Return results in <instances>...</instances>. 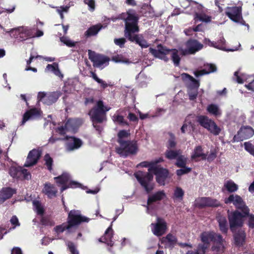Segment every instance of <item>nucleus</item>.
Instances as JSON below:
<instances>
[{
  "label": "nucleus",
  "mask_w": 254,
  "mask_h": 254,
  "mask_svg": "<svg viewBox=\"0 0 254 254\" xmlns=\"http://www.w3.org/2000/svg\"><path fill=\"white\" fill-rule=\"evenodd\" d=\"M112 59V61L116 63H122L125 64H129L130 63L128 59L125 58L122 55H117L113 56Z\"/></svg>",
  "instance_id": "nucleus-48"
},
{
  "label": "nucleus",
  "mask_w": 254,
  "mask_h": 254,
  "mask_svg": "<svg viewBox=\"0 0 254 254\" xmlns=\"http://www.w3.org/2000/svg\"><path fill=\"white\" fill-rule=\"evenodd\" d=\"M225 43V40L223 37L220 38L217 42H214V47L219 49L224 48Z\"/></svg>",
  "instance_id": "nucleus-58"
},
{
  "label": "nucleus",
  "mask_w": 254,
  "mask_h": 254,
  "mask_svg": "<svg viewBox=\"0 0 254 254\" xmlns=\"http://www.w3.org/2000/svg\"><path fill=\"white\" fill-rule=\"evenodd\" d=\"M166 195L164 190H159L151 195H149L148 197L147 203L150 205L154 202L157 201H160L166 197Z\"/></svg>",
  "instance_id": "nucleus-27"
},
{
  "label": "nucleus",
  "mask_w": 254,
  "mask_h": 254,
  "mask_svg": "<svg viewBox=\"0 0 254 254\" xmlns=\"http://www.w3.org/2000/svg\"><path fill=\"white\" fill-rule=\"evenodd\" d=\"M88 55L89 59L93 63V66L95 67H99L110 61L107 56L96 53L90 50H88Z\"/></svg>",
  "instance_id": "nucleus-14"
},
{
  "label": "nucleus",
  "mask_w": 254,
  "mask_h": 254,
  "mask_svg": "<svg viewBox=\"0 0 254 254\" xmlns=\"http://www.w3.org/2000/svg\"><path fill=\"white\" fill-rule=\"evenodd\" d=\"M235 232L233 237L235 246L238 247H243L246 242V232L243 230H239L237 232Z\"/></svg>",
  "instance_id": "nucleus-25"
},
{
  "label": "nucleus",
  "mask_w": 254,
  "mask_h": 254,
  "mask_svg": "<svg viewBox=\"0 0 254 254\" xmlns=\"http://www.w3.org/2000/svg\"><path fill=\"white\" fill-rule=\"evenodd\" d=\"M44 161H45V165L47 167V169L51 171L52 170L53 160L49 154L47 153L45 155Z\"/></svg>",
  "instance_id": "nucleus-50"
},
{
  "label": "nucleus",
  "mask_w": 254,
  "mask_h": 254,
  "mask_svg": "<svg viewBox=\"0 0 254 254\" xmlns=\"http://www.w3.org/2000/svg\"><path fill=\"white\" fill-rule=\"evenodd\" d=\"M185 46L187 48L182 51V55H193L201 50L203 47L202 44L198 40L192 38L187 40L185 43Z\"/></svg>",
  "instance_id": "nucleus-13"
},
{
  "label": "nucleus",
  "mask_w": 254,
  "mask_h": 254,
  "mask_svg": "<svg viewBox=\"0 0 254 254\" xmlns=\"http://www.w3.org/2000/svg\"><path fill=\"white\" fill-rule=\"evenodd\" d=\"M224 187L230 193L235 192L238 189V186L232 180H229L225 182Z\"/></svg>",
  "instance_id": "nucleus-37"
},
{
  "label": "nucleus",
  "mask_w": 254,
  "mask_h": 254,
  "mask_svg": "<svg viewBox=\"0 0 254 254\" xmlns=\"http://www.w3.org/2000/svg\"><path fill=\"white\" fill-rule=\"evenodd\" d=\"M42 192L49 198H52L57 196L58 190L55 185L47 182L44 185Z\"/></svg>",
  "instance_id": "nucleus-20"
},
{
  "label": "nucleus",
  "mask_w": 254,
  "mask_h": 254,
  "mask_svg": "<svg viewBox=\"0 0 254 254\" xmlns=\"http://www.w3.org/2000/svg\"><path fill=\"white\" fill-rule=\"evenodd\" d=\"M103 28L101 23H99L90 27L84 33V36L86 38L96 35L100 30Z\"/></svg>",
  "instance_id": "nucleus-31"
},
{
  "label": "nucleus",
  "mask_w": 254,
  "mask_h": 254,
  "mask_svg": "<svg viewBox=\"0 0 254 254\" xmlns=\"http://www.w3.org/2000/svg\"><path fill=\"white\" fill-rule=\"evenodd\" d=\"M207 154L203 152V149L201 145H198L194 147L191 155L192 160L201 158L202 160L206 159Z\"/></svg>",
  "instance_id": "nucleus-29"
},
{
  "label": "nucleus",
  "mask_w": 254,
  "mask_h": 254,
  "mask_svg": "<svg viewBox=\"0 0 254 254\" xmlns=\"http://www.w3.org/2000/svg\"><path fill=\"white\" fill-rule=\"evenodd\" d=\"M209 246L205 244H199L197 246L196 252L198 254H205Z\"/></svg>",
  "instance_id": "nucleus-52"
},
{
  "label": "nucleus",
  "mask_w": 254,
  "mask_h": 254,
  "mask_svg": "<svg viewBox=\"0 0 254 254\" xmlns=\"http://www.w3.org/2000/svg\"><path fill=\"white\" fill-rule=\"evenodd\" d=\"M217 157L216 151L215 150H210V154L206 156V159L209 162L213 161Z\"/></svg>",
  "instance_id": "nucleus-63"
},
{
  "label": "nucleus",
  "mask_w": 254,
  "mask_h": 254,
  "mask_svg": "<svg viewBox=\"0 0 254 254\" xmlns=\"http://www.w3.org/2000/svg\"><path fill=\"white\" fill-rule=\"evenodd\" d=\"M62 186L61 189V190L62 192L64 191V190H66L68 188H77L80 186V184L74 181H71L70 182L68 185L65 184V185H62Z\"/></svg>",
  "instance_id": "nucleus-51"
},
{
  "label": "nucleus",
  "mask_w": 254,
  "mask_h": 254,
  "mask_svg": "<svg viewBox=\"0 0 254 254\" xmlns=\"http://www.w3.org/2000/svg\"><path fill=\"white\" fill-rule=\"evenodd\" d=\"M207 111L210 114L216 117L221 115V112L218 106L214 104L209 105L207 107Z\"/></svg>",
  "instance_id": "nucleus-42"
},
{
  "label": "nucleus",
  "mask_w": 254,
  "mask_h": 254,
  "mask_svg": "<svg viewBox=\"0 0 254 254\" xmlns=\"http://www.w3.org/2000/svg\"><path fill=\"white\" fill-rule=\"evenodd\" d=\"M246 217L245 214H242L237 210L229 213L228 218L231 231L234 233L237 228L242 227L244 221V218Z\"/></svg>",
  "instance_id": "nucleus-8"
},
{
  "label": "nucleus",
  "mask_w": 254,
  "mask_h": 254,
  "mask_svg": "<svg viewBox=\"0 0 254 254\" xmlns=\"http://www.w3.org/2000/svg\"><path fill=\"white\" fill-rule=\"evenodd\" d=\"M11 37L23 41L29 38L34 37L31 29L27 28H18L12 29L9 31Z\"/></svg>",
  "instance_id": "nucleus-11"
},
{
  "label": "nucleus",
  "mask_w": 254,
  "mask_h": 254,
  "mask_svg": "<svg viewBox=\"0 0 254 254\" xmlns=\"http://www.w3.org/2000/svg\"><path fill=\"white\" fill-rule=\"evenodd\" d=\"M196 205L199 208L207 207H218L221 206V203L215 198L210 197H201L198 199Z\"/></svg>",
  "instance_id": "nucleus-16"
},
{
  "label": "nucleus",
  "mask_w": 254,
  "mask_h": 254,
  "mask_svg": "<svg viewBox=\"0 0 254 254\" xmlns=\"http://www.w3.org/2000/svg\"><path fill=\"white\" fill-rule=\"evenodd\" d=\"M177 170L176 174L178 176H182L183 175L188 174L191 172V168L185 166L184 168Z\"/></svg>",
  "instance_id": "nucleus-56"
},
{
  "label": "nucleus",
  "mask_w": 254,
  "mask_h": 254,
  "mask_svg": "<svg viewBox=\"0 0 254 254\" xmlns=\"http://www.w3.org/2000/svg\"><path fill=\"white\" fill-rule=\"evenodd\" d=\"M90 76L97 83L100 84V85H101V87L103 89H104L106 88L108 86V84L105 81H104L102 79L99 78L97 76V74L94 72L91 71L90 72Z\"/></svg>",
  "instance_id": "nucleus-43"
},
{
  "label": "nucleus",
  "mask_w": 254,
  "mask_h": 254,
  "mask_svg": "<svg viewBox=\"0 0 254 254\" xmlns=\"http://www.w3.org/2000/svg\"><path fill=\"white\" fill-rule=\"evenodd\" d=\"M184 195V191L183 189L179 187L176 188L174 192V199H178L179 200H182Z\"/></svg>",
  "instance_id": "nucleus-46"
},
{
  "label": "nucleus",
  "mask_w": 254,
  "mask_h": 254,
  "mask_svg": "<svg viewBox=\"0 0 254 254\" xmlns=\"http://www.w3.org/2000/svg\"><path fill=\"white\" fill-rule=\"evenodd\" d=\"M202 243L210 246V242L215 241V240H221V235L214 232H203L200 236Z\"/></svg>",
  "instance_id": "nucleus-21"
},
{
  "label": "nucleus",
  "mask_w": 254,
  "mask_h": 254,
  "mask_svg": "<svg viewBox=\"0 0 254 254\" xmlns=\"http://www.w3.org/2000/svg\"><path fill=\"white\" fill-rule=\"evenodd\" d=\"M68 225H65V223H63L61 225L56 226L54 228V230L57 233H63L65 230H69L70 228H67Z\"/></svg>",
  "instance_id": "nucleus-55"
},
{
  "label": "nucleus",
  "mask_w": 254,
  "mask_h": 254,
  "mask_svg": "<svg viewBox=\"0 0 254 254\" xmlns=\"http://www.w3.org/2000/svg\"><path fill=\"white\" fill-rule=\"evenodd\" d=\"M161 242L164 245L165 249L170 250H172L178 243L177 237L171 233L167 234L166 237H162Z\"/></svg>",
  "instance_id": "nucleus-22"
},
{
  "label": "nucleus",
  "mask_w": 254,
  "mask_h": 254,
  "mask_svg": "<svg viewBox=\"0 0 254 254\" xmlns=\"http://www.w3.org/2000/svg\"><path fill=\"white\" fill-rule=\"evenodd\" d=\"M194 16V19L195 22L199 20L202 22H209L211 20V16H208L203 12H195Z\"/></svg>",
  "instance_id": "nucleus-35"
},
{
  "label": "nucleus",
  "mask_w": 254,
  "mask_h": 254,
  "mask_svg": "<svg viewBox=\"0 0 254 254\" xmlns=\"http://www.w3.org/2000/svg\"><path fill=\"white\" fill-rule=\"evenodd\" d=\"M41 156V152L40 151L36 149L31 150L28 153L24 166L29 167L35 165L38 162Z\"/></svg>",
  "instance_id": "nucleus-19"
},
{
  "label": "nucleus",
  "mask_w": 254,
  "mask_h": 254,
  "mask_svg": "<svg viewBox=\"0 0 254 254\" xmlns=\"http://www.w3.org/2000/svg\"><path fill=\"white\" fill-rule=\"evenodd\" d=\"M65 125L68 130H73L76 128V121L72 119H69L65 123Z\"/></svg>",
  "instance_id": "nucleus-49"
},
{
  "label": "nucleus",
  "mask_w": 254,
  "mask_h": 254,
  "mask_svg": "<svg viewBox=\"0 0 254 254\" xmlns=\"http://www.w3.org/2000/svg\"><path fill=\"white\" fill-rule=\"evenodd\" d=\"M175 165L179 168H184L186 166L187 159L184 156L180 155L177 158Z\"/></svg>",
  "instance_id": "nucleus-47"
},
{
  "label": "nucleus",
  "mask_w": 254,
  "mask_h": 254,
  "mask_svg": "<svg viewBox=\"0 0 254 254\" xmlns=\"http://www.w3.org/2000/svg\"><path fill=\"white\" fill-rule=\"evenodd\" d=\"M226 204L232 203L238 209L242 211L243 213L249 217L248 225L250 228H254V214H250V209L246 205L245 201L239 195L230 194L228 197L225 199Z\"/></svg>",
  "instance_id": "nucleus-3"
},
{
  "label": "nucleus",
  "mask_w": 254,
  "mask_h": 254,
  "mask_svg": "<svg viewBox=\"0 0 254 254\" xmlns=\"http://www.w3.org/2000/svg\"><path fill=\"white\" fill-rule=\"evenodd\" d=\"M157 47V49H154L152 48H150L149 49V52L155 58H158L167 62L169 61V59L166 57V55L169 54L170 52H172L171 59L173 61L174 65L176 66L179 65L181 58L179 56L178 51L177 49H169L166 47L164 46L161 44H158Z\"/></svg>",
  "instance_id": "nucleus-2"
},
{
  "label": "nucleus",
  "mask_w": 254,
  "mask_h": 254,
  "mask_svg": "<svg viewBox=\"0 0 254 254\" xmlns=\"http://www.w3.org/2000/svg\"><path fill=\"white\" fill-rule=\"evenodd\" d=\"M54 179L58 186L65 185L69 180V176L67 174H63L61 176L55 177Z\"/></svg>",
  "instance_id": "nucleus-41"
},
{
  "label": "nucleus",
  "mask_w": 254,
  "mask_h": 254,
  "mask_svg": "<svg viewBox=\"0 0 254 254\" xmlns=\"http://www.w3.org/2000/svg\"><path fill=\"white\" fill-rule=\"evenodd\" d=\"M182 151L180 149L173 150L171 149H167L165 152V157L170 160L177 159L181 155Z\"/></svg>",
  "instance_id": "nucleus-33"
},
{
  "label": "nucleus",
  "mask_w": 254,
  "mask_h": 254,
  "mask_svg": "<svg viewBox=\"0 0 254 254\" xmlns=\"http://www.w3.org/2000/svg\"><path fill=\"white\" fill-rule=\"evenodd\" d=\"M141 167H149L148 172L138 171L134 174V176L145 191L149 194L151 193L155 188V183L153 182V175L151 173L153 170L151 168L154 167L152 161H143L138 164Z\"/></svg>",
  "instance_id": "nucleus-1"
},
{
  "label": "nucleus",
  "mask_w": 254,
  "mask_h": 254,
  "mask_svg": "<svg viewBox=\"0 0 254 254\" xmlns=\"http://www.w3.org/2000/svg\"><path fill=\"white\" fill-rule=\"evenodd\" d=\"M198 92L196 89H191L188 92L189 99L193 101L196 99Z\"/></svg>",
  "instance_id": "nucleus-60"
},
{
  "label": "nucleus",
  "mask_w": 254,
  "mask_h": 254,
  "mask_svg": "<svg viewBox=\"0 0 254 254\" xmlns=\"http://www.w3.org/2000/svg\"><path fill=\"white\" fill-rule=\"evenodd\" d=\"M244 145L245 149L251 155L254 156V145L250 142H245Z\"/></svg>",
  "instance_id": "nucleus-54"
},
{
  "label": "nucleus",
  "mask_w": 254,
  "mask_h": 254,
  "mask_svg": "<svg viewBox=\"0 0 254 254\" xmlns=\"http://www.w3.org/2000/svg\"><path fill=\"white\" fill-rule=\"evenodd\" d=\"M16 193V190L10 187H3L0 190V204L10 198Z\"/></svg>",
  "instance_id": "nucleus-23"
},
{
  "label": "nucleus",
  "mask_w": 254,
  "mask_h": 254,
  "mask_svg": "<svg viewBox=\"0 0 254 254\" xmlns=\"http://www.w3.org/2000/svg\"><path fill=\"white\" fill-rule=\"evenodd\" d=\"M67 140L68 141L65 144V148L69 151L77 149L82 145V140L74 136H68V139Z\"/></svg>",
  "instance_id": "nucleus-24"
},
{
  "label": "nucleus",
  "mask_w": 254,
  "mask_h": 254,
  "mask_svg": "<svg viewBox=\"0 0 254 254\" xmlns=\"http://www.w3.org/2000/svg\"><path fill=\"white\" fill-rule=\"evenodd\" d=\"M21 167H11L9 169V173L13 178L20 179Z\"/></svg>",
  "instance_id": "nucleus-45"
},
{
  "label": "nucleus",
  "mask_w": 254,
  "mask_h": 254,
  "mask_svg": "<svg viewBox=\"0 0 254 254\" xmlns=\"http://www.w3.org/2000/svg\"><path fill=\"white\" fill-rule=\"evenodd\" d=\"M110 108L105 106L102 100H99L94 107L89 111L92 123H102L106 121V113L109 111Z\"/></svg>",
  "instance_id": "nucleus-4"
},
{
  "label": "nucleus",
  "mask_w": 254,
  "mask_h": 254,
  "mask_svg": "<svg viewBox=\"0 0 254 254\" xmlns=\"http://www.w3.org/2000/svg\"><path fill=\"white\" fill-rule=\"evenodd\" d=\"M40 116V112L37 108H32L27 111L23 116L21 125H23L27 121Z\"/></svg>",
  "instance_id": "nucleus-26"
},
{
  "label": "nucleus",
  "mask_w": 254,
  "mask_h": 254,
  "mask_svg": "<svg viewBox=\"0 0 254 254\" xmlns=\"http://www.w3.org/2000/svg\"><path fill=\"white\" fill-rule=\"evenodd\" d=\"M119 144V146L115 148L116 152L124 158L136 154L139 150L137 142L135 140H127Z\"/></svg>",
  "instance_id": "nucleus-5"
},
{
  "label": "nucleus",
  "mask_w": 254,
  "mask_h": 254,
  "mask_svg": "<svg viewBox=\"0 0 254 254\" xmlns=\"http://www.w3.org/2000/svg\"><path fill=\"white\" fill-rule=\"evenodd\" d=\"M89 218L81 215L80 211L73 209L70 210L67 217V228H71L73 227L77 226L80 224L82 222H88Z\"/></svg>",
  "instance_id": "nucleus-9"
},
{
  "label": "nucleus",
  "mask_w": 254,
  "mask_h": 254,
  "mask_svg": "<svg viewBox=\"0 0 254 254\" xmlns=\"http://www.w3.org/2000/svg\"><path fill=\"white\" fill-rule=\"evenodd\" d=\"M112 223L111 225L106 230L104 236L101 238L99 241L101 242L107 243L112 246L113 244L112 239L113 237V230L112 229Z\"/></svg>",
  "instance_id": "nucleus-28"
},
{
  "label": "nucleus",
  "mask_w": 254,
  "mask_h": 254,
  "mask_svg": "<svg viewBox=\"0 0 254 254\" xmlns=\"http://www.w3.org/2000/svg\"><path fill=\"white\" fill-rule=\"evenodd\" d=\"M150 170H153L152 172L156 176V182L160 185H165L169 174L168 170L162 167H153Z\"/></svg>",
  "instance_id": "nucleus-15"
},
{
  "label": "nucleus",
  "mask_w": 254,
  "mask_h": 254,
  "mask_svg": "<svg viewBox=\"0 0 254 254\" xmlns=\"http://www.w3.org/2000/svg\"><path fill=\"white\" fill-rule=\"evenodd\" d=\"M197 121L202 127L214 135H218L221 132V128L215 122L206 116H198Z\"/></svg>",
  "instance_id": "nucleus-7"
},
{
  "label": "nucleus",
  "mask_w": 254,
  "mask_h": 254,
  "mask_svg": "<svg viewBox=\"0 0 254 254\" xmlns=\"http://www.w3.org/2000/svg\"><path fill=\"white\" fill-rule=\"evenodd\" d=\"M126 42V40L125 38H115L114 39L115 44L119 46L120 48L124 47L125 44Z\"/></svg>",
  "instance_id": "nucleus-61"
},
{
  "label": "nucleus",
  "mask_w": 254,
  "mask_h": 254,
  "mask_svg": "<svg viewBox=\"0 0 254 254\" xmlns=\"http://www.w3.org/2000/svg\"><path fill=\"white\" fill-rule=\"evenodd\" d=\"M130 136V133L126 130L123 129L119 131L117 134V142L120 143L126 141L125 138H128Z\"/></svg>",
  "instance_id": "nucleus-38"
},
{
  "label": "nucleus",
  "mask_w": 254,
  "mask_h": 254,
  "mask_svg": "<svg viewBox=\"0 0 254 254\" xmlns=\"http://www.w3.org/2000/svg\"><path fill=\"white\" fill-rule=\"evenodd\" d=\"M168 134L170 136V138L166 144V147H167L168 149L174 148L177 145V142L176 141V137L175 135L172 132H169Z\"/></svg>",
  "instance_id": "nucleus-44"
},
{
  "label": "nucleus",
  "mask_w": 254,
  "mask_h": 254,
  "mask_svg": "<svg viewBox=\"0 0 254 254\" xmlns=\"http://www.w3.org/2000/svg\"><path fill=\"white\" fill-rule=\"evenodd\" d=\"M127 32L125 37L129 41L135 42L139 45L141 48H146L149 46L147 41L144 39L142 36L136 34L139 31L138 26L129 25L127 27Z\"/></svg>",
  "instance_id": "nucleus-6"
},
{
  "label": "nucleus",
  "mask_w": 254,
  "mask_h": 254,
  "mask_svg": "<svg viewBox=\"0 0 254 254\" xmlns=\"http://www.w3.org/2000/svg\"><path fill=\"white\" fill-rule=\"evenodd\" d=\"M213 245L211 248L212 251L216 254H220L224 252V246L223 245V240L222 236L221 235V240H215Z\"/></svg>",
  "instance_id": "nucleus-30"
},
{
  "label": "nucleus",
  "mask_w": 254,
  "mask_h": 254,
  "mask_svg": "<svg viewBox=\"0 0 254 254\" xmlns=\"http://www.w3.org/2000/svg\"><path fill=\"white\" fill-rule=\"evenodd\" d=\"M56 132L62 135H64L68 131L65 125L58 127L55 129Z\"/></svg>",
  "instance_id": "nucleus-59"
},
{
  "label": "nucleus",
  "mask_w": 254,
  "mask_h": 254,
  "mask_svg": "<svg viewBox=\"0 0 254 254\" xmlns=\"http://www.w3.org/2000/svg\"><path fill=\"white\" fill-rule=\"evenodd\" d=\"M181 78L184 81H190L192 83L193 85L198 87L199 86L198 81L194 78L192 76L188 73H183L181 74Z\"/></svg>",
  "instance_id": "nucleus-40"
},
{
  "label": "nucleus",
  "mask_w": 254,
  "mask_h": 254,
  "mask_svg": "<svg viewBox=\"0 0 254 254\" xmlns=\"http://www.w3.org/2000/svg\"><path fill=\"white\" fill-rule=\"evenodd\" d=\"M242 8L241 6L227 7L225 14L232 21L235 22H239L242 18Z\"/></svg>",
  "instance_id": "nucleus-18"
},
{
  "label": "nucleus",
  "mask_w": 254,
  "mask_h": 254,
  "mask_svg": "<svg viewBox=\"0 0 254 254\" xmlns=\"http://www.w3.org/2000/svg\"><path fill=\"white\" fill-rule=\"evenodd\" d=\"M254 135V129L250 126H242L233 138V142H239L251 138Z\"/></svg>",
  "instance_id": "nucleus-12"
},
{
  "label": "nucleus",
  "mask_w": 254,
  "mask_h": 254,
  "mask_svg": "<svg viewBox=\"0 0 254 254\" xmlns=\"http://www.w3.org/2000/svg\"><path fill=\"white\" fill-rule=\"evenodd\" d=\"M118 19L125 21L124 35L126 34L127 27L129 25H138L139 17L135 11L129 9L126 13L123 12L118 16Z\"/></svg>",
  "instance_id": "nucleus-10"
},
{
  "label": "nucleus",
  "mask_w": 254,
  "mask_h": 254,
  "mask_svg": "<svg viewBox=\"0 0 254 254\" xmlns=\"http://www.w3.org/2000/svg\"><path fill=\"white\" fill-rule=\"evenodd\" d=\"M113 121L117 124L122 126H129L128 123L126 121L123 116L115 114L113 116Z\"/></svg>",
  "instance_id": "nucleus-39"
},
{
  "label": "nucleus",
  "mask_w": 254,
  "mask_h": 254,
  "mask_svg": "<svg viewBox=\"0 0 254 254\" xmlns=\"http://www.w3.org/2000/svg\"><path fill=\"white\" fill-rule=\"evenodd\" d=\"M42 218L40 220V223L42 225L44 226H54L55 224L54 222L51 220L49 218L47 217H44L42 216Z\"/></svg>",
  "instance_id": "nucleus-53"
},
{
  "label": "nucleus",
  "mask_w": 254,
  "mask_h": 254,
  "mask_svg": "<svg viewBox=\"0 0 254 254\" xmlns=\"http://www.w3.org/2000/svg\"><path fill=\"white\" fill-rule=\"evenodd\" d=\"M68 247L71 253V254H79L78 252L76 249L74 244L71 242L68 243Z\"/></svg>",
  "instance_id": "nucleus-64"
},
{
  "label": "nucleus",
  "mask_w": 254,
  "mask_h": 254,
  "mask_svg": "<svg viewBox=\"0 0 254 254\" xmlns=\"http://www.w3.org/2000/svg\"><path fill=\"white\" fill-rule=\"evenodd\" d=\"M156 223H152V231L157 236H161L165 233L167 229L166 222L162 218L157 217Z\"/></svg>",
  "instance_id": "nucleus-17"
},
{
  "label": "nucleus",
  "mask_w": 254,
  "mask_h": 254,
  "mask_svg": "<svg viewBox=\"0 0 254 254\" xmlns=\"http://www.w3.org/2000/svg\"><path fill=\"white\" fill-rule=\"evenodd\" d=\"M205 69H206L208 73L213 72L217 69L215 64H209L205 65Z\"/></svg>",
  "instance_id": "nucleus-62"
},
{
  "label": "nucleus",
  "mask_w": 254,
  "mask_h": 254,
  "mask_svg": "<svg viewBox=\"0 0 254 254\" xmlns=\"http://www.w3.org/2000/svg\"><path fill=\"white\" fill-rule=\"evenodd\" d=\"M33 205L34 210L36 212L37 214L39 215L43 216L45 209L42 205L41 202L38 200H34L32 201Z\"/></svg>",
  "instance_id": "nucleus-36"
},
{
  "label": "nucleus",
  "mask_w": 254,
  "mask_h": 254,
  "mask_svg": "<svg viewBox=\"0 0 254 254\" xmlns=\"http://www.w3.org/2000/svg\"><path fill=\"white\" fill-rule=\"evenodd\" d=\"M60 94L57 92H53L47 94L44 104L50 105L55 103L60 97Z\"/></svg>",
  "instance_id": "nucleus-32"
},
{
  "label": "nucleus",
  "mask_w": 254,
  "mask_h": 254,
  "mask_svg": "<svg viewBox=\"0 0 254 254\" xmlns=\"http://www.w3.org/2000/svg\"><path fill=\"white\" fill-rule=\"evenodd\" d=\"M60 40L68 47H73L75 46L74 42L67 39L66 37H62L60 38Z\"/></svg>",
  "instance_id": "nucleus-57"
},
{
  "label": "nucleus",
  "mask_w": 254,
  "mask_h": 254,
  "mask_svg": "<svg viewBox=\"0 0 254 254\" xmlns=\"http://www.w3.org/2000/svg\"><path fill=\"white\" fill-rule=\"evenodd\" d=\"M217 221L219 224L220 230L222 233L226 234L228 230L226 218L225 217H220L218 218Z\"/></svg>",
  "instance_id": "nucleus-34"
}]
</instances>
